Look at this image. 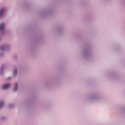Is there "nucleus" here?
Returning <instances> with one entry per match:
<instances>
[{"label":"nucleus","mask_w":125,"mask_h":125,"mask_svg":"<svg viewBox=\"0 0 125 125\" xmlns=\"http://www.w3.org/2000/svg\"><path fill=\"white\" fill-rule=\"evenodd\" d=\"M3 106V102H1L0 103V108H1Z\"/></svg>","instance_id":"obj_5"},{"label":"nucleus","mask_w":125,"mask_h":125,"mask_svg":"<svg viewBox=\"0 0 125 125\" xmlns=\"http://www.w3.org/2000/svg\"><path fill=\"white\" fill-rule=\"evenodd\" d=\"M10 86V84L9 83L6 84L2 86V88L3 89H7V88H8Z\"/></svg>","instance_id":"obj_1"},{"label":"nucleus","mask_w":125,"mask_h":125,"mask_svg":"<svg viewBox=\"0 0 125 125\" xmlns=\"http://www.w3.org/2000/svg\"><path fill=\"white\" fill-rule=\"evenodd\" d=\"M14 75H16V74H17V70L15 69L14 71Z\"/></svg>","instance_id":"obj_6"},{"label":"nucleus","mask_w":125,"mask_h":125,"mask_svg":"<svg viewBox=\"0 0 125 125\" xmlns=\"http://www.w3.org/2000/svg\"><path fill=\"white\" fill-rule=\"evenodd\" d=\"M0 49H3V46H2L0 48Z\"/></svg>","instance_id":"obj_7"},{"label":"nucleus","mask_w":125,"mask_h":125,"mask_svg":"<svg viewBox=\"0 0 125 125\" xmlns=\"http://www.w3.org/2000/svg\"><path fill=\"white\" fill-rule=\"evenodd\" d=\"M4 29V24L3 23L0 24V30L1 31L2 30H3Z\"/></svg>","instance_id":"obj_2"},{"label":"nucleus","mask_w":125,"mask_h":125,"mask_svg":"<svg viewBox=\"0 0 125 125\" xmlns=\"http://www.w3.org/2000/svg\"><path fill=\"white\" fill-rule=\"evenodd\" d=\"M3 13H4V9H1L0 11V17L2 16L3 15Z\"/></svg>","instance_id":"obj_3"},{"label":"nucleus","mask_w":125,"mask_h":125,"mask_svg":"<svg viewBox=\"0 0 125 125\" xmlns=\"http://www.w3.org/2000/svg\"><path fill=\"white\" fill-rule=\"evenodd\" d=\"M17 89H18V84L17 83H16L15 84V87H14L15 91H16V90H17Z\"/></svg>","instance_id":"obj_4"}]
</instances>
